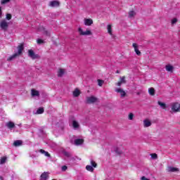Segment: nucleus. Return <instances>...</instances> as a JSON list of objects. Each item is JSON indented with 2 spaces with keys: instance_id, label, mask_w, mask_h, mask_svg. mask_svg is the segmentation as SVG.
<instances>
[{
  "instance_id": "nucleus-1",
  "label": "nucleus",
  "mask_w": 180,
  "mask_h": 180,
  "mask_svg": "<svg viewBox=\"0 0 180 180\" xmlns=\"http://www.w3.org/2000/svg\"><path fill=\"white\" fill-rule=\"evenodd\" d=\"M18 49V52L14 53L13 56H11L10 58H8V61H12L13 58H16L18 56H20L22 54V51H23V44H20L17 47Z\"/></svg>"
},
{
  "instance_id": "nucleus-2",
  "label": "nucleus",
  "mask_w": 180,
  "mask_h": 180,
  "mask_svg": "<svg viewBox=\"0 0 180 180\" xmlns=\"http://www.w3.org/2000/svg\"><path fill=\"white\" fill-rule=\"evenodd\" d=\"M78 32L80 36H92V31L89 28L86 29L85 31L81 27L78 28Z\"/></svg>"
},
{
  "instance_id": "nucleus-3",
  "label": "nucleus",
  "mask_w": 180,
  "mask_h": 180,
  "mask_svg": "<svg viewBox=\"0 0 180 180\" xmlns=\"http://www.w3.org/2000/svg\"><path fill=\"white\" fill-rule=\"evenodd\" d=\"M97 165L96 162L94 160H91V165H86V171H89L90 172H94V168H96Z\"/></svg>"
},
{
  "instance_id": "nucleus-4",
  "label": "nucleus",
  "mask_w": 180,
  "mask_h": 180,
  "mask_svg": "<svg viewBox=\"0 0 180 180\" xmlns=\"http://www.w3.org/2000/svg\"><path fill=\"white\" fill-rule=\"evenodd\" d=\"M171 106L172 112H180V103H172Z\"/></svg>"
},
{
  "instance_id": "nucleus-5",
  "label": "nucleus",
  "mask_w": 180,
  "mask_h": 180,
  "mask_svg": "<svg viewBox=\"0 0 180 180\" xmlns=\"http://www.w3.org/2000/svg\"><path fill=\"white\" fill-rule=\"evenodd\" d=\"M98 101V98L94 96L86 98V103H95Z\"/></svg>"
},
{
  "instance_id": "nucleus-6",
  "label": "nucleus",
  "mask_w": 180,
  "mask_h": 180,
  "mask_svg": "<svg viewBox=\"0 0 180 180\" xmlns=\"http://www.w3.org/2000/svg\"><path fill=\"white\" fill-rule=\"evenodd\" d=\"M28 56L29 57L32 58V60H36V58H39V55L34 54V51H33V50L32 49L28 51Z\"/></svg>"
},
{
  "instance_id": "nucleus-7",
  "label": "nucleus",
  "mask_w": 180,
  "mask_h": 180,
  "mask_svg": "<svg viewBox=\"0 0 180 180\" xmlns=\"http://www.w3.org/2000/svg\"><path fill=\"white\" fill-rule=\"evenodd\" d=\"M84 23L85 26H91L94 25V20L91 18H84Z\"/></svg>"
},
{
  "instance_id": "nucleus-8",
  "label": "nucleus",
  "mask_w": 180,
  "mask_h": 180,
  "mask_svg": "<svg viewBox=\"0 0 180 180\" xmlns=\"http://www.w3.org/2000/svg\"><path fill=\"white\" fill-rule=\"evenodd\" d=\"M49 6H51V8H57L60 6V1H52L49 2Z\"/></svg>"
},
{
  "instance_id": "nucleus-9",
  "label": "nucleus",
  "mask_w": 180,
  "mask_h": 180,
  "mask_svg": "<svg viewBox=\"0 0 180 180\" xmlns=\"http://www.w3.org/2000/svg\"><path fill=\"white\" fill-rule=\"evenodd\" d=\"M115 92L120 94L121 98H124V96H126V92L122 89L117 88L115 89Z\"/></svg>"
},
{
  "instance_id": "nucleus-10",
  "label": "nucleus",
  "mask_w": 180,
  "mask_h": 180,
  "mask_svg": "<svg viewBox=\"0 0 180 180\" xmlns=\"http://www.w3.org/2000/svg\"><path fill=\"white\" fill-rule=\"evenodd\" d=\"M6 127L8 128L9 130H12V129H15V122L9 121L6 123Z\"/></svg>"
},
{
  "instance_id": "nucleus-11",
  "label": "nucleus",
  "mask_w": 180,
  "mask_h": 180,
  "mask_svg": "<svg viewBox=\"0 0 180 180\" xmlns=\"http://www.w3.org/2000/svg\"><path fill=\"white\" fill-rule=\"evenodd\" d=\"M0 27H1L3 30H6V29H8V22L6 20H4L0 22Z\"/></svg>"
},
{
  "instance_id": "nucleus-12",
  "label": "nucleus",
  "mask_w": 180,
  "mask_h": 180,
  "mask_svg": "<svg viewBox=\"0 0 180 180\" xmlns=\"http://www.w3.org/2000/svg\"><path fill=\"white\" fill-rule=\"evenodd\" d=\"M50 173L47 172H44L41 174L40 180H48L49 179V175Z\"/></svg>"
},
{
  "instance_id": "nucleus-13",
  "label": "nucleus",
  "mask_w": 180,
  "mask_h": 180,
  "mask_svg": "<svg viewBox=\"0 0 180 180\" xmlns=\"http://www.w3.org/2000/svg\"><path fill=\"white\" fill-rule=\"evenodd\" d=\"M165 70L167 71V72H174V66L172 65H167L165 66Z\"/></svg>"
},
{
  "instance_id": "nucleus-14",
  "label": "nucleus",
  "mask_w": 180,
  "mask_h": 180,
  "mask_svg": "<svg viewBox=\"0 0 180 180\" xmlns=\"http://www.w3.org/2000/svg\"><path fill=\"white\" fill-rule=\"evenodd\" d=\"M132 46H133V47H134V51H135L136 54H137V56H140V55L141 54V52H140V51H139V48H138V46H137V44L134 43V44H132Z\"/></svg>"
},
{
  "instance_id": "nucleus-15",
  "label": "nucleus",
  "mask_w": 180,
  "mask_h": 180,
  "mask_svg": "<svg viewBox=\"0 0 180 180\" xmlns=\"http://www.w3.org/2000/svg\"><path fill=\"white\" fill-rule=\"evenodd\" d=\"M84 143V139H77L75 140V146H81V144Z\"/></svg>"
},
{
  "instance_id": "nucleus-16",
  "label": "nucleus",
  "mask_w": 180,
  "mask_h": 180,
  "mask_svg": "<svg viewBox=\"0 0 180 180\" xmlns=\"http://www.w3.org/2000/svg\"><path fill=\"white\" fill-rule=\"evenodd\" d=\"M151 126V121L148 120H143V127H150Z\"/></svg>"
},
{
  "instance_id": "nucleus-17",
  "label": "nucleus",
  "mask_w": 180,
  "mask_h": 180,
  "mask_svg": "<svg viewBox=\"0 0 180 180\" xmlns=\"http://www.w3.org/2000/svg\"><path fill=\"white\" fill-rule=\"evenodd\" d=\"M31 95H32V96H39L40 93L37 90L32 89L31 90Z\"/></svg>"
},
{
  "instance_id": "nucleus-18",
  "label": "nucleus",
  "mask_w": 180,
  "mask_h": 180,
  "mask_svg": "<svg viewBox=\"0 0 180 180\" xmlns=\"http://www.w3.org/2000/svg\"><path fill=\"white\" fill-rule=\"evenodd\" d=\"M81 95V91H79V89H76L74 91H73V96H75V98H78V96Z\"/></svg>"
},
{
  "instance_id": "nucleus-19",
  "label": "nucleus",
  "mask_w": 180,
  "mask_h": 180,
  "mask_svg": "<svg viewBox=\"0 0 180 180\" xmlns=\"http://www.w3.org/2000/svg\"><path fill=\"white\" fill-rule=\"evenodd\" d=\"M169 172H176L179 171L178 168L174 167H169L167 169Z\"/></svg>"
},
{
  "instance_id": "nucleus-20",
  "label": "nucleus",
  "mask_w": 180,
  "mask_h": 180,
  "mask_svg": "<svg viewBox=\"0 0 180 180\" xmlns=\"http://www.w3.org/2000/svg\"><path fill=\"white\" fill-rule=\"evenodd\" d=\"M65 74V70L64 69H59L58 71V77H63Z\"/></svg>"
},
{
  "instance_id": "nucleus-21",
  "label": "nucleus",
  "mask_w": 180,
  "mask_h": 180,
  "mask_svg": "<svg viewBox=\"0 0 180 180\" xmlns=\"http://www.w3.org/2000/svg\"><path fill=\"white\" fill-rule=\"evenodd\" d=\"M22 141L20 140H17V141H15L14 143H13V146L15 147H19L20 146H22Z\"/></svg>"
},
{
  "instance_id": "nucleus-22",
  "label": "nucleus",
  "mask_w": 180,
  "mask_h": 180,
  "mask_svg": "<svg viewBox=\"0 0 180 180\" xmlns=\"http://www.w3.org/2000/svg\"><path fill=\"white\" fill-rule=\"evenodd\" d=\"M148 93L150 95H151V96H154V95H155V90L154 88H149Z\"/></svg>"
},
{
  "instance_id": "nucleus-23",
  "label": "nucleus",
  "mask_w": 180,
  "mask_h": 180,
  "mask_svg": "<svg viewBox=\"0 0 180 180\" xmlns=\"http://www.w3.org/2000/svg\"><path fill=\"white\" fill-rule=\"evenodd\" d=\"M72 127H74L75 129H78V127H79V124L78 123V122H77L76 120H73Z\"/></svg>"
},
{
  "instance_id": "nucleus-24",
  "label": "nucleus",
  "mask_w": 180,
  "mask_h": 180,
  "mask_svg": "<svg viewBox=\"0 0 180 180\" xmlns=\"http://www.w3.org/2000/svg\"><path fill=\"white\" fill-rule=\"evenodd\" d=\"M39 153H41V154H44L45 157H50V153H49V152H46L43 149H40L39 150Z\"/></svg>"
},
{
  "instance_id": "nucleus-25",
  "label": "nucleus",
  "mask_w": 180,
  "mask_h": 180,
  "mask_svg": "<svg viewBox=\"0 0 180 180\" xmlns=\"http://www.w3.org/2000/svg\"><path fill=\"white\" fill-rule=\"evenodd\" d=\"M134 16H136V12H134V11H131L129 12V18L131 19V18H134Z\"/></svg>"
},
{
  "instance_id": "nucleus-26",
  "label": "nucleus",
  "mask_w": 180,
  "mask_h": 180,
  "mask_svg": "<svg viewBox=\"0 0 180 180\" xmlns=\"http://www.w3.org/2000/svg\"><path fill=\"white\" fill-rule=\"evenodd\" d=\"M158 103L160 106V108H162V109H165V108H167L165 103H162L161 101H158Z\"/></svg>"
},
{
  "instance_id": "nucleus-27",
  "label": "nucleus",
  "mask_w": 180,
  "mask_h": 180,
  "mask_svg": "<svg viewBox=\"0 0 180 180\" xmlns=\"http://www.w3.org/2000/svg\"><path fill=\"white\" fill-rule=\"evenodd\" d=\"M6 157H3L0 159L1 165H3V164H5V162H6Z\"/></svg>"
},
{
  "instance_id": "nucleus-28",
  "label": "nucleus",
  "mask_w": 180,
  "mask_h": 180,
  "mask_svg": "<svg viewBox=\"0 0 180 180\" xmlns=\"http://www.w3.org/2000/svg\"><path fill=\"white\" fill-rule=\"evenodd\" d=\"M108 33L112 36V25H108L107 26Z\"/></svg>"
},
{
  "instance_id": "nucleus-29",
  "label": "nucleus",
  "mask_w": 180,
  "mask_h": 180,
  "mask_svg": "<svg viewBox=\"0 0 180 180\" xmlns=\"http://www.w3.org/2000/svg\"><path fill=\"white\" fill-rule=\"evenodd\" d=\"M44 109L43 108H39L37 110V115H41V113H44Z\"/></svg>"
},
{
  "instance_id": "nucleus-30",
  "label": "nucleus",
  "mask_w": 180,
  "mask_h": 180,
  "mask_svg": "<svg viewBox=\"0 0 180 180\" xmlns=\"http://www.w3.org/2000/svg\"><path fill=\"white\" fill-rule=\"evenodd\" d=\"M43 30L44 34H46V36H50V32H49L44 27H41Z\"/></svg>"
},
{
  "instance_id": "nucleus-31",
  "label": "nucleus",
  "mask_w": 180,
  "mask_h": 180,
  "mask_svg": "<svg viewBox=\"0 0 180 180\" xmlns=\"http://www.w3.org/2000/svg\"><path fill=\"white\" fill-rule=\"evenodd\" d=\"M150 157H151L152 160H157L158 156L157 155L156 153H152V154H150Z\"/></svg>"
},
{
  "instance_id": "nucleus-32",
  "label": "nucleus",
  "mask_w": 180,
  "mask_h": 180,
  "mask_svg": "<svg viewBox=\"0 0 180 180\" xmlns=\"http://www.w3.org/2000/svg\"><path fill=\"white\" fill-rule=\"evenodd\" d=\"M134 117V114H133L131 112L129 114V115H128L129 120H133Z\"/></svg>"
},
{
  "instance_id": "nucleus-33",
  "label": "nucleus",
  "mask_w": 180,
  "mask_h": 180,
  "mask_svg": "<svg viewBox=\"0 0 180 180\" xmlns=\"http://www.w3.org/2000/svg\"><path fill=\"white\" fill-rule=\"evenodd\" d=\"M6 19H7V20H11L12 19V15L9 13L6 14Z\"/></svg>"
},
{
  "instance_id": "nucleus-34",
  "label": "nucleus",
  "mask_w": 180,
  "mask_h": 180,
  "mask_svg": "<svg viewBox=\"0 0 180 180\" xmlns=\"http://www.w3.org/2000/svg\"><path fill=\"white\" fill-rule=\"evenodd\" d=\"M37 44H43V43H44V40L38 39L37 40Z\"/></svg>"
},
{
  "instance_id": "nucleus-35",
  "label": "nucleus",
  "mask_w": 180,
  "mask_h": 180,
  "mask_svg": "<svg viewBox=\"0 0 180 180\" xmlns=\"http://www.w3.org/2000/svg\"><path fill=\"white\" fill-rule=\"evenodd\" d=\"M11 0H1V4L2 5H5V4H8V2H9Z\"/></svg>"
},
{
  "instance_id": "nucleus-36",
  "label": "nucleus",
  "mask_w": 180,
  "mask_h": 180,
  "mask_svg": "<svg viewBox=\"0 0 180 180\" xmlns=\"http://www.w3.org/2000/svg\"><path fill=\"white\" fill-rule=\"evenodd\" d=\"M176 22H178V19H176V18H173V19L172 20L171 23H172V25H175V24L176 23Z\"/></svg>"
},
{
  "instance_id": "nucleus-37",
  "label": "nucleus",
  "mask_w": 180,
  "mask_h": 180,
  "mask_svg": "<svg viewBox=\"0 0 180 180\" xmlns=\"http://www.w3.org/2000/svg\"><path fill=\"white\" fill-rule=\"evenodd\" d=\"M120 82H122V84H126V79L124 77H121Z\"/></svg>"
},
{
  "instance_id": "nucleus-38",
  "label": "nucleus",
  "mask_w": 180,
  "mask_h": 180,
  "mask_svg": "<svg viewBox=\"0 0 180 180\" xmlns=\"http://www.w3.org/2000/svg\"><path fill=\"white\" fill-rule=\"evenodd\" d=\"M102 85H103V81L98 79V86H102Z\"/></svg>"
},
{
  "instance_id": "nucleus-39",
  "label": "nucleus",
  "mask_w": 180,
  "mask_h": 180,
  "mask_svg": "<svg viewBox=\"0 0 180 180\" xmlns=\"http://www.w3.org/2000/svg\"><path fill=\"white\" fill-rule=\"evenodd\" d=\"M67 169H68V167L66 165L63 166L61 168L62 171H67Z\"/></svg>"
},
{
  "instance_id": "nucleus-40",
  "label": "nucleus",
  "mask_w": 180,
  "mask_h": 180,
  "mask_svg": "<svg viewBox=\"0 0 180 180\" xmlns=\"http://www.w3.org/2000/svg\"><path fill=\"white\" fill-rule=\"evenodd\" d=\"M65 155L66 157H70L71 154H70V153L65 152Z\"/></svg>"
},
{
  "instance_id": "nucleus-41",
  "label": "nucleus",
  "mask_w": 180,
  "mask_h": 180,
  "mask_svg": "<svg viewBox=\"0 0 180 180\" xmlns=\"http://www.w3.org/2000/svg\"><path fill=\"white\" fill-rule=\"evenodd\" d=\"M141 180H150V179L143 176L141 178Z\"/></svg>"
},
{
  "instance_id": "nucleus-42",
  "label": "nucleus",
  "mask_w": 180,
  "mask_h": 180,
  "mask_svg": "<svg viewBox=\"0 0 180 180\" xmlns=\"http://www.w3.org/2000/svg\"><path fill=\"white\" fill-rule=\"evenodd\" d=\"M122 82H118L117 83V86H120L121 85H122Z\"/></svg>"
},
{
  "instance_id": "nucleus-43",
  "label": "nucleus",
  "mask_w": 180,
  "mask_h": 180,
  "mask_svg": "<svg viewBox=\"0 0 180 180\" xmlns=\"http://www.w3.org/2000/svg\"><path fill=\"white\" fill-rule=\"evenodd\" d=\"M0 180H4V179L1 176H0Z\"/></svg>"
},
{
  "instance_id": "nucleus-44",
  "label": "nucleus",
  "mask_w": 180,
  "mask_h": 180,
  "mask_svg": "<svg viewBox=\"0 0 180 180\" xmlns=\"http://www.w3.org/2000/svg\"><path fill=\"white\" fill-rule=\"evenodd\" d=\"M21 124H18V126H20Z\"/></svg>"
}]
</instances>
